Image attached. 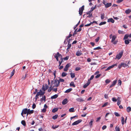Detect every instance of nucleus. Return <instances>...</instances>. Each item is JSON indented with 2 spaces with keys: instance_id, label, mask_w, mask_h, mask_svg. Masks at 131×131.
<instances>
[{
  "instance_id": "nucleus-30",
  "label": "nucleus",
  "mask_w": 131,
  "mask_h": 131,
  "mask_svg": "<svg viewBox=\"0 0 131 131\" xmlns=\"http://www.w3.org/2000/svg\"><path fill=\"white\" fill-rule=\"evenodd\" d=\"M70 85L71 86H73L74 87H75V86L74 84V83L73 82H71V83L70 84Z\"/></svg>"
},
{
  "instance_id": "nucleus-28",
  "label": "nucleus",
  "mask_w": 131,
  "mask_h": 131,
  "mask_svg": "<svg viewBox=\"0 0 131 131\" xmlns=\"http://www.w3.org/2000/svg\"><path fill=\"white\" fill-rule=\"evenodd\" d=\"M82 54V53L80 51H78L76 53V55L78 56H79Z\"/></svg>"
},
{
  "instance_id": "nucleus-26",
  "label": "nucleus",
  "mask_w": 131,
  "mask_h": 131,
  "mask_svg": "<svg viewBox=\"0 0 131 131\" xmlns=\"http://www.w3.org/2000/svg\"><path fill=\"white\" fill-rule=\"evenodd\" d=\"M76 100L77 101L79 102H82L84 101V100H83L82 99L80 98H78L77 99H76Z\"/></svg>"
},
{
  "instance_id": "nucleus-33",
  "label": "nucleus",
  "mask_w": 131,
  "mask_h": 131,
  "mask_svg": "<svg viewBox=\"0 0 131 131\" xmlns=\"http://www.w3.org/2000/svg\"><path fill=\"white\" fill-rule=\"evenodd\" d=\"M58 117V115H56L53 116L52 118L54 120L56 119Z\"/></svg>"
},
{
  "instance_id": "nucleus-9",
  "label": "nucleus",
  "mask_w": 131,
  "mask_h": 131,
  "mask_svg": "<svg viewBox=\"0 0 131 131\" xmlns=\"http://www.w3.org/2000/svg\"><path fill=\"white\" fill-rule=\"evenodd\" d=\"M104 5L105 7L107 8L111 6L112 5V4L111 3H107L106 4H104Z\"/></svg>"
},
{
  "instance_id": "nucleus-29",
  "label": "nucleus",
  "mask_w": 131,
  "mask_h": 131,
  "mask_svg": "<svg viewBox=\"0 0 131 131\" xmlns=\"http://www.w3.org/2000/svg\"><path fill=\"white\" fill-rule=\"evenodd\" d=\"M121 65L122 66V67H126L128 66V65L124 63H121Z\"/></svg>"
},
{
  "instance_id": "nucleus-1",
  "label": "nucleus",
  "mask_w": 131,
  "mask_h": 131,
  "mask_svg": "<svg viewBox=\"0 0 131 131\" xmlns=\"http://www.w3.org/2000/svg\"><path fill=\"white\" fill-rule=\"evenodd\" d=\"M53 82V80H52L51 82V86H52L53 85V86L54 87H57L59 85L60 82L59 80H55L54 83Z\"/></svg>"
},
{
  "instance_id": "nucleus-63",
  "label": "nucleus",
  "mask_w": 131,
  "mask_h": 131,
  "mask_svg": "<svg viewBox=\"0 0 131 131\" xmlns=\"http://www.w3.org/2000/svg\"><path fill=\"white\" fill-rule=\"evenodd\" d=\"M91 24H91V23L90 24H88L85 25V27L89 26H90Z\"/></svg>"
},
{
  "instance_id": "nucleus-35",
  "label": "nucleus",
  "mask_w": 131,
  "mask_h": 131,
  "mask_svg": "<svg viewBox=\"0 0 131 131\" xmlns=\"http://www.w3.org/2000/svg\"><path fill=\"white\" fill-rule=\"evenodd\" d=\"M21 124L24 126H25L26 125V124L25 121L23 120L21 121Z\"/></svg>"
},
{
  "instance_id": "nucleus-23",
  "label": "nucleus",
  "mask_w": 131,
  "mask_h": 131,
  "mask_svg": "<svg viewBox=\"0 0 131 131\" xmlns=\"http://www.w3.org/2000/svg\"><path fill=\"white\" fill-rule=\"evenodd\" d=\"M58 108H55L53 109L52 112L53 113H55L58 111Z\"/></svg>"
},
{
  "instance_id": "nucleus-57",
  "label": "nucleus",
  "mask_w": 131,
  "mask_h": 131,
  "mask_svg": "<svg viewBox=\"0 0 131 131\" xmlns=\"http://www.w3.org/2000/svg\"><path fill=\"white\" fill-rule=\"evenodd\" d=\"M112 100L113 102H116L117 101V100L115 97L112 98Z\"/></svg>"
},
{
  "instance_id": "nucleus-56",
  "label": "nucleus",
  "mask_w": 131,
  "mask_h": 131,
  "mask_svg": "<svg viewBox=\"0 0 131 131\" xmlns=\"http://www.w3.org/2000/svg\"><path fill=\"white\" fill-rule=\"evenodd\" d=\"M81 69L80 67H77L75 68V70L76 71H78L80 70Z\"/></svg>"
},
{
  "instance_id": "nucleus-32",
  "label": "nucleus",
  "mask_w": 131,
  "mask_h": 131,
  "mask_svg": "<svg viewBox=\"0 0 131 131\" xmlns=\"http://www.w3.org/2000/svg\"><path fill=\"white\" fill-rule=\"evenodd\" d=\"M131 111V108L130 107H128L127 108V111L129 112Z\"/></svg>"
},
{
  "instance_id": "nucleus-52",
  "label": "nucleus",
  "mask_w": 131,
  "mask_h": 131,
  "mask_svg": "<svg viewBox=\"0 0 131 131\" xmlns=\"http://www.w3.org/2000/svg\"><path fill=\"white\" fill-rule=\"evenodd\" d=\"M118 84L119 85H121L122 84V81L121 80H118Z\"/></svg>"
},
{
  "instance_id": "nucleus-55",
  "label": "nucleus",
  "mask_w": 131,
  "mask_h": 131,
  "mask_svg": "<svg viewBox=\"0 0 131 131\" xmlns=\"http://www.w3.org/2000/svg\"><path fill=\"white\" fill-rule=\"evenodd\" d=\"M94 77V76L93 75H92L91 76V78L88 81H90V80H92L93 79Z\"/></svg>"
},
{
  "instance_id": "nucleus-41",
  "label": "nucleus",
  "mask_w": 131,
  "mask_h": 131,
  "mask_svg": "<svg viewBox=\"0 0 131 131\" xmlns=\"http://www.w3.org/2000/svg\"><path fill=\"white\" fill-rule=\"evenodd\" d=\"M15 70L14 69L13 70L12 72L11 73V77L13 76L14 74Z\"/></svg>"
},
{
  "instance_id": "nucleus-3",
  "label": "nucleus",
  "mask_w": 131,
  "mask_h": 131,
  "mask_svg": "<svg viewBox=\"0 0 131 131\" xmlns=\"http://www.w3.org/2000/svg\"><path fill=\"white\" fill-rule=\"evenodd\" d=\"M123 54V52H121L119 53V54L116 55L115 59L117 58L118 60L119 59L122 57Z\"/></svg>"
},
{
  "instance_id": "nucleus-25",
  "label": "nucleus",
  "mask_w": 131,
  "mask_h": 131,
  "mask_svg": "<svg viewBox=\"0 0 131 131\" xmlns=\"http://www.w3.org/2000/svg\"><path fill=\"white\" fill-rule=\"evenodd\" d=\"M41 101L43 100H44L45 102V101L46 100V96L45 95L43 96L42 98L41 99Z\"/></svg>"
},
{
  "instance_id": "nucleus-31",
  "label": "nucleus",
  "mask_w": 131,
  "mask_h": 131,
  "mask_svg": "<svg viewBox=\"0 0 131 131\" xmlns=\"http://www.w3.org/2000/svg\"><path fill=\"white\" fill-rule=\"evenodd\" d=\"M129 37V36L128 34H126L125 35L124 38L123 39L124 40H126V39H127Z\"/></svg>"
},
{
  "instance_id": "nucleus-42",
  "label": "nucleus",
  "mask_w": 131,
  "mask_h": 131,
  "mask_svg": "<svg viewBox=\"0 0 131 131\" xmlns=\"http://www.w3.org/2000/svg\"><path fill=\"white\" fill-rule=\"evenodd\" d=\"M116 131H120V128L119 127L116 126L115 128Z\"/></svg>"
},
{
  "instance_id": "nucleus-14",
  "label": "nucleus",
  "mask_w": 131,
  "mask_h": 131,
  "mask_svg": "<svg viewBox=\"0 0 131 131\" xmlns=\"http://www.w3.org/2000/svg\"><path fill=\"white\" fill-rule=\"evenodd\" d=\"M107 22H111L113 23L114 22V20L113 18H111L108 19Z\"/></svg>"
},
{
  "instance_id": "nucleus-19",
  "label": "nucleus",
  "mask_w": 131,
  "mask_h": 131,
  "mask_svg": "<svg viewBox=\"0 0 131 131\" xmlns=\"http://www.w3.org/2000/svg\"><path fill=\"white\" fill-rule=\"evenodd\" d=\"M58 97V95L57 94H55L54 95H53L52 96H51V99H55L56 98H57Z\"/></svg>"
},
{
  "instance_id": "nucleus-34",
  "label": "nucleus",
  "mask_w": 131,
  "mask_h": 131,
  "mask_svg": "<svg viewBox=\"0 0 131 131\" xmlns=\"http://www.w3.org/2000/svg\"><path fill=\"white\" fill-rule=\"evenodd\" d=\"M118 32L119 34H123L124 33V31L120 30H118Z\"/></svg>"
},
{
  "instance_id": "nucleus-2",
  "label": "nucleus",
  "mask_w": 131,
  "mask_h": 131,
  "mask_svg": "<svg viewBox=\"0 0 131 131\" xmlns=\"http://www.w3.org/2000/svg\"><path fill=\"white\" fill-rule=\"evenodd\" d=\"M84 9V6H83L81 7L79 9V14L80 15H81L82 13L83 12Z\"/></svg>"
},
{
  "instance_id": "nucleus-49",
  "label": "nucleus",
  "mask_w": 131,
  "mask_h": 131,
  "mask_svg": "<svg viewBox=\"0 0 131 131\" xmlns=\"http://www.w3.org/2000/svg\"><path fill=\"white\" fill-rule=\"evenodd\" d=\"M108 104V102H107L105 103L102 106V107H104L106 106Z\"/></svg>"
},
{
  "instance_id": "nucleus-15",
  "label": "nucleus",
  "mask_w": 131,
  "mask_h": 131,
  "mask_svg": "<svg viewBox=\"0 0 131 131\" xmlns=\"http://www.w3.org/2000/svg\"><path fill=\"white\" fill-rule=\"evenodd\" d=\"M22 111L23 112L24 114H27V113H28V109L27 108L24 109Z\"/></svg>"
},
{
  "instance_id": "nucleus-62",
  "label": "nucleus",
  "mask_w": 131,
  "mask_h": 131,
  "mask_svg": "<svg viewBox=\"0 0 131 131\" xmlns=\"http://www.w3.org/2000/svg\"><path fill=\"white\" fill-rule=\"evenodd\" d=\"M77 29H76L74 31V32L73 34V36H74L77 34Z\"/></svg>"
},
{
  "instance_id": "nucleus-7",
  "label": "nucleus",
  "mask_w": 131,
  "mask_h": 131,
  "mask_svg": "<svg viewBox=\"0 0 131 131\" xmlns=\"http://www.w3.org/2000/svg\"><path fill=\"white\" fill-rule=\"evenodd\" d=\"M115 66H117V64H114L111 66L108 67L105 70L106 71L108 70L111 68L114 67Z\"/></svg>"
},
{
  "instance_id": "nucleus-48",
  "label": "nucleus",
  "mask_w": 131,
  "mask_h": 131,
  "mask_svg": "<svg viewBox=\"0 0 131 131\" xmlns=\"http://www.w3.org/2000/svg\"><path fill=\"white\" fill-rule=\"evenodd\" d=\"M69 58V56H66L64 58H63V60L64 59V60H67Z\"/></svg>"
},
{
  "instance_id": "nucleus-13",
  "label": "nucleus",
  "mask_w": 131,
  "mask_h": 131,
  "mask_svg": "<svg viewBox=\"0 0 131 131\" xmlns=\"http://www.w3.org/2000/svg\"><path fill=\"white\" fill-rule=\"evenodd\" d=\"M34 110H30L29 109H28V113H27V115L28 114H32L34 113Z\"/></svg>"
},
{
  "instance_id": "nucleus-11",
  "label": "nucleus",
  "mask_w": 131,
  "mask_h": 131,
  "mask_svg": "<svg viewBox=\"0 0 131 131\" xmlns=\"http://www.w3.org/2000/svg\"><path fill=\"white\" fill-rule=\"evenodd\" d=\"M51 88V89L53 91L56 92L57 90V88L56 87H54L52 85V86H51L50 87V88Z\"/></svg>"
},
{
  "instance_id": "nucleus-6",
  "label": "nucleus",
  "mask_w": 131,
  "mask_h": 131,
  "mask_svg": "<svg viewBox=\"0 0 131 131\" xmlns=\"http://www.w3.org/2000/svg\"><path fill=\"white\" fill-rule=\"evenodd\" d=\"M70 66V64H67L66 66L65 67L64 69V71H67L69 67Z\"/></svg>"
},
{
  "instance_id": "nucleus-61",
  "label": "nucleus",
  "mask_w": 131,
  "mask_h": 131,
  "mask_svg": "<svg viewBox=\"0 0 131 131\" xmlns=\"http://www.w3.org/2000/svg\"><path fill=\"white\" fill-rule=\"evenodd\" d=\"M36 107V105L34 103L32 105V108L33 109H34Z\"/></svg>"
},
{
  "instance_id": "nucleus-37",
  "label": "nucleus",
  "mask_w": 131,
  "mask_h": 131,
  "mask_svg": "<svg viewBox=\"0 0 131 131\" xmlns=\"http://www.w3.org/2000/svg\"><path fill=\"white\" fill-rule=\"evenodd\" d=\"M70 75L71 77L72 78H74L75 77V74L74 73H70Z\"/></svg>"
},
{
  "instance_id": "nucleus-5",
  "label": "nucleus",
  "mask_w": 131,
  "mask_h": 131,
  "mask_svg": "<svg viewBox=\"0 0 131 131\" xmlns=\"http://www.w3.org/2000/svg\"><path fill=\"white\" fill-rule=\"evenodd\" d=\"M45 93V92H43L41 90H40L39 92H37L36 94L39 95H39L41 96L42 95H43Z\"/></svg>"
},
{
  "instance_id": "nucleus-36",
  "label": "nucleus",
  "mask_w": 131,
  "mask_h": 131,
  "mask_svg": "<svg viewBox=\"0 0 131 131\" xmlns=\"http://www.w3.org/2000/svg\"><path fill=\"white\" fill-rule=\"evenodd\" d=\"M117 100V104L118 106L121 104V101L120 100L119 97H118Z\"/></svg>"
},
{
  "instance_id": "nucleus-59",
  "label": "nucleus",
  "mask_w": 131,
  "mask_h": 131,
  "mask_svg": "<svg viewBox=\"0 0 131 131\" xmlns=\"http://www.w3.org/2000/svg\"><path fill=\"white\" fill-rule=\"evenodd\" d=\"M107 126L106 125H104L102 127V129L103 130L105 129L106 128Z\"/></svg>"
},
{
  "instance_id": "nucleus-50",
  "label": "nucleus",
  "mask_w": 131,
  "mask_h": 131,
  "mask_svg": "<svg viewBox=\"0 0 131 131\" xmlns=\"http://www.w3.org/2000/svg\"><path fill=\"white\" fill-rule=\"evenodd\" d=\"M110 82V81L108 79H106L105 81V82L106 83H108Z\"/></svg>"
},
{
  "instance_id": "nucleus-10",
  "label": "nucleus",
  "mask_w": 131,
  "mask_h": 131,
  "mask_svg": "<svg viewBox=\"0 0 131 131\" xmlns=\"http://www.w3.org/2000/svg\"><path fill=\"white\" fill-rule=\"evenodd\" d=\"M68 103V100L67 99H64L62 102V103L63 105H65Z\"/></svg>"
},
{
  "instance_id": "nucleus-17",
  "label": "nucleus",
  "mask_w": 131,
  "mask_h": 131,
  "mask_svg": "<svg viewBox=\"0 0 131 131\" xmlns=\"http://www.w3.org/2000/svg\"><path fill=\"white\" fill-rule=\"evenodd\" d=\"M57 56L58 58L59 57H61V58L62 57V56L61 55V54H60L59 52H58L57 54L56 55L54 56V57L55 58V57Z\"/></svg>"
},
{
  "instance_id": "nucleus-45",
  "label": "nucleus",
  "mask_w": 131,
  "mask_h": 131,
  "mask_svg": "<svg viewBox=\"0 0 131 131\" xmlns=\"http://www.w3.org/2000/svg\"><path fill=\"white\" fill-rule=\"evenodd\" d=\"M61 61H59V66H60L62 62H63V59L62 58H61Z\"/></svg>"
},
{
  "instance_id": "nucleus-24",
  "label": "nucleus",
  "mask_w": 131,
  "mask_h": 131,
  "mask_svg": "<svg viewBox=\"0 0 131 131\" xmlns=\"http://www.w3.org/2000/svg\"><path fill=\"white\" fill-rule=\"evenodd\" d=\"M71 47V44H69H69L68 45V47L67 49V51L68 52L69 51L68 49H69Z\"/></svg>"
},
{
  "instance_id": "nucleus-40",
  "label": "nucleus",
  "mask_w": 131,
  "mask_h": 131,
  "mask_svg": "<svg viewBox=\"0 0 131 131\" xmlns=\"http://www.w3.org/2000/svg\"><path fill=\"white\" fill-rule=\"evenodd\" d=\"M124 118L123 117H122L121 121H122V125H124Z\"/></svg>"
},
{
  "instance_id": "nucleus-53",
  "label": "nucleus",
  "mask_w": 131,
  "mask_h": 131,
  "mask_svg": "<svg viewBox=\"0 0 131 131\" xmlns=\"http://www.w3.org/2000/svg\"><path fill=\"white\" fill-rule=\"evenodd\" d=\"M101 49L100 47H98L94 49V50H99Z\"/></svg>"
},
{
  "instance_id": "nucleus-58",
  "label": "nucleus",
  "mask_w": 131,
  "mask_h": 131,
  "mask_svg": "<svg viewBox=\"0 0 131 131\" xmlns=\"http://www.w3.org/2000/svg\"><path fill=\"white\" fill-rule=\"evenodd\" d=\"M124 0H118L117 1V3H119L123 2Z\"/></svg>"
},
{
  "instance_id": "nucleus-46",
  "label": "nucleus",
  "mask_w": 131,
  "mask_h": 131,
  "mask_svg": "<svg viewBox=\"0 0 131 131\" xmlns=\"http://www.w3.org/2000/svg\"><path fill=\"white\" fill-rule=\"evenodd\" d=\"M114 115L116 116H119L120 115L117 112H115L114 113Z\"/></svg>"
},
{
  "instance_id": "nucleus-64",
  "label": "nucleus",
  "mask_w": 131,
  "mask_h": 131,
  "mask_svg": "<svg viewBox=\"0 0 131 131\" xmlns=\"http://www.w3.org/2000/svg\"><path fill=\"white\" fill-rule=\"evenodd\" d=\"M91 60L90 58H88L87 59V61L88 62H90L91 61Z\"/></svg>"
},
{
  "instance_id": "nucleus-47",
  "label": "nucleus",
  "mask_w": 131,
  "mask_h": 131,
  "mask_svg": "<svg viewBox=\"0 0 131 131\" xmlns=\"http://www.w3.org/2000/svg\"><path fill=\"white\" fill-rule=\"evenodd\" d=\"M59 126V125H55V126L53 125L52 126V127L54 129H55L56 128H57Z\"/></svg>"
},
{
  "instance_id": "nucleus-12",
  "label": "nucleus",
  "mask_w": 131,
  "mask_h": 131,
  "mask_svg": "<svg viewBox=\"0 0 131 131\" xmlns=\"http://www.w3.org/2000/svg\"><path fill=\"white\" fill-rule=\"evenodd\" d=\"M117 82V80H114V81L113 82L112 84L110 85V88H111L113 86H114L115 84H116Z\"/></svg>"
},
{
  "instance_id": "nucleus-39",
  "label": "nucleus",
  "mask_w": 131,
  "mask_h": 131,
  "mask_svg": "<svg viewBox=\"0 0 131 131\" xmlns=\"http://www.w3.org/2000/svg\"><path fill=\"white\" fill-rule=\"evenodd\" d=\"M125 43L126 44H129V42L128 40H125Z\"/></svg>"
},
{
  "instance_id": "nucleus-22",
  "label": "nucleus",
  "mask_w": 131,
  "mask_h": 131,
  "mask_svg": "<svg viewBox=\"0 0 131 131\" xmlns=\"http://www.w3.org/2000/svg\"><path fill=\"white\" fill-rule=\"evenodd\" d=\"M72 90V88H70L69 89L67 90H66L65 91V93H68L70 92H71Z\"/></svg>"
},
{
  "instance_id": "nucleus-44",
  "label": "nucleus",
  "mask_w": 131,
  "mask_h": 131,
  "mask_svg": "<svg viewBox=\"0 0 131 131\" xmlns=\"http://www.w3.org/2000/svg\"><path fill=\"white\" fill-rule=\"evenodd\" d=\"M104 13L101 14V19H103L104 18Z\"/></svg>"
},
{
  "instance_id": "nucleus-51",
  "label": "nucleus",
  "mask_w": 131,
  "mask_h": 131,
  "mask_svg": "<svg viewBox=\"0 0 131 131\" xmlns=\"http://www.w3.org/2000/svg\"><path fill=\"white\" fill-rule=\"evenodd\" d=\"M100 39V37H98L96 38L95 39V41L96 42H97L99 41Z\"/></svg>"
},
{
  "instance_id": "nucleus-27",
  "label": "nucleus",
  "mask_w": 131,
  "mask_h": 131,
  "mask_svg": "<svg viewBox=\"0 0 131 131\" xmlns=\"http://www.w3.org/2000/svg\"><path fill=\"white\" fill-rule=\"evenodd\" d=\"M74 108L73 107H72L70 108L69 109V111L70 112H74Z\"/></svg>"
},
{
  "instance_id": "nucleus-8",
  "label": "nucleus",
  "mask_w": 131,
  "mask_h": 131,
  "mask_svg": "<svg viewBox=\"0 0 131 131\" xmlns=\"http://www.w3.org/2000/svg\"><path fill=\"white\" fill-rule=\"evenodd\" d=\"M91 82L90 81H88V82L83 86L84 88H86L90 83Z\"/></svg>"
},
{
  "instance_id": "nucleus-54",
  "label": "nucleus",
  "mask_w": 131,
  "mask_h": 131,
  "mask_svg": "<svg viewBox=\"0 0 131 131\" xmlns=\"http://www.w3.org/2000/svg\"><path fill=\"white\" fill-rule=\"evenodd\" d=\"M38 96L39 95H38L37 94H36V95L35 96V100L36 101H37V99L38 98Z\"/></svg>"
},
{
  "instance_id": "nucleus-20",
  "label": "nucleus",
  "mask_w": 131,
  "mask_h": 131,
  "mask_svg": "<svg viewBox=\"0 0 131 131\" xmlns=\"http://www.w3.org/2000/svg\"><path fill=\"white\" fill-rule=\"evenodd\" d=\"M42 89V90H43V92H44L46 90L48 89V86H47V85H46L45 87L43 85Z\"/></svg>"
},
{
  "instance_id": "nucleus-38",
  "label": "nucleus",
  "mask_w": 131,
  "mask_h": 131,
  "mask_svg": "<svg viewBox=\"0 0 131 131\" xmlns=\"http://www.w3.org/2000/svg\"><path fill=\"white\" fill-rule=\"evenodd\" d=\"M106 21L102 22L99 24V25L100 26H101L105 24H106Z\"/></svg>"
},
{
  "instance_id": "nucleus-4",
  "label": "nucleus",
  "mask_w": 131,
  "mask_h": 131,
  "mask_svg": "<svg viewBox=\"0 0 131 131\" xmlns=\"http://www.w3.org/2000/svg\"><path fill=\"white\" fill-rule=\"evenodd\" d=\"M82 121L81 119H79L77 121L75 122H74L73 123L72 125H77L79 123H80L81 122H82Z\"/></svg>"
},
{
  "instance_id": "nucleus-16",
  "label": "nucleus",
  "mask_w": 131,
  "mask_h": 131,
  "mask_svg": "<svg viewBox=\"0 0 131 131\" xmlns=\"http://www.w3.org/2000/svg\"><path fill=\"white\" fill-rule=\"evenodd\" d=\"M116 37V36L115 35H113V36H112L111 42H113L115 40Z\"/></svg>"
},
{
  "instance_id": "nucleus-43",
  "label": "nucleus",
  "mask_w": 131,
  "mask_h": 131,
  "mask_svg": "<svg viewBox=\"0 0 131 131\" xmlns=\"http://www.w3.org/2000/svg\"><path fill=\"white\" fill-rule=\"evenodd\" d=\"M67 75V74L65 73V72H63V73H62V77H65L66 76V75Z\"/></svg>"
},
{
  "instance_id": "nucleus-60",
  "label": "nucleus",
  "mask_w": 131,
  "mask_h": 131,
  "mask_svg": "<svg viewBox=\"0 0 131 131\" xmlns=\"http://www.w3.org/2000/svg\"><path fill=\"white\" fill-rule=\"evenodd\" d=\"M59 82H63L64 81V80L63 79H60L59 80Z\"/></svg>"
},
{
  "instance_id": "nucleus-21",
  "label": "nucleus",
  "mask_w": 131,
  "mask_h": 131,
  "mask_svg": "<svg viewBox=\"0 0 131 131\" xmlns=\"http://www.w3.org/2000/svg\"><path fill=\"white\" fill-rule=\"evenodd\" d=\"M94 121V120L93 119H91L90 122L89 123V125L90 127H92V126L93 122Z\"/></svg>"
},
{
  "instance_id": "nucleus-18",
  "label": "nucleus",
  "mask_w": 131,
  "mask_h": 131,
  "mask_svg": "<svg viewBox=\"0 0 131 131\" xmlns=\"http://www.w3.org/2000/svg\"><path fill=\"white\" fill-rule=\"evenodd\" d=\"M130 12H131V10L129 9L126 10L125 11V13L127 14H128Z\"/></svg>"
}]
</instances>
